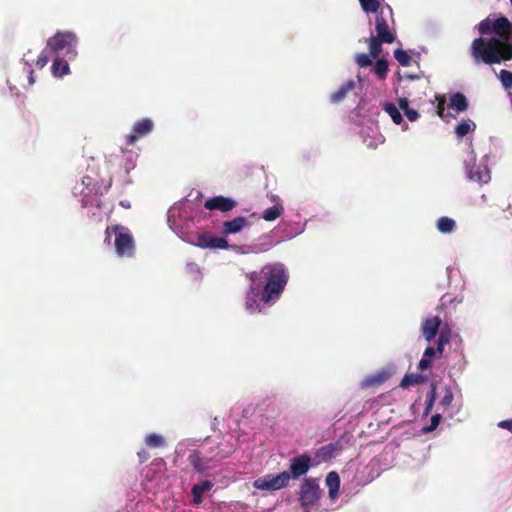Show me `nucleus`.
<instances>
[{
  "mask_svg": "<svg viewBox=\"0 0 512 512\" xmlns=\"http://www.w3.org/2000/svg\"><path fill=\"white\" fill-rule=\"evenodd\" d=\"M436 100L438 101V105H437V114L441 117V118H444V104H445V97L444 96H436Z\"/></svg>",
  "mask_w": 512,
  "mask_h": 512,
  "instance_id": "a19ab883",
  "label": "nucleus"
},
{
  "mask_svg": "<svg viewBox=\"0 0 512 512\" xmlns=\"http://www.w3.org/2000/svg\"><path fill=\"white\" fill-rule=\"evenodd\" d=\"M77 37L73 32H57L47 41V49H49L55 57H66L73 60L77 56L76 46Z\"/></svg>",
  "mask_w": 512,
  "mask_h": 512,
  "instance_id": "20e7f679",
  "label": "nucleus"
},
{
  "mask_svg": "<svg viewBox=\"0 0 512 512\" xmlns=\"http://www.w3.org/2000/svg\"><path fill=\"white\" fill-rule=\"evenodd\" d=\"M290 473L283 471L279 474H267L257 478L253 482V487L259 490L276 491L288 486Z\"/></svg>",
  "mask_w": 512,
  "mask_h": 512,
  "instance_id": "0eeeda50",
  "label": "nucleus"
},
{
  "mask_svg": "<svg viewBox=\"0 0 512 512\" xmlns=\"http://www.w3.org/2000/svg\"><path fill=\"white\" fill-rule=\"evenodd\" d=\"M233 451V449L228 451L221 450L214 457L209 458L207 456H203L201 451L195 450L188 456V462L197 472L204 473L210 468V462H219L222 459L228 458L233 453Z\"/></svg>",
  "mask_w": 512,
  "mask_h": 512,
  "instance_id": "6e6552de",
  "label": "nucleus"
},
{
  "mask_svg": "<svg viewBox=\"0 0 512 512\" xmlns=\"http://www.w3.org/2000/svg\"><path fill=\"white\" fill-rule=\"evenodd\" d=\"M388 374L385 371L377 372L376 374L369 375L361 381V388L367 389L370 387H377L384 384L388 380Z\"/></svg>",
  "mask_w": 512,
  "mask_h": 512,
  "instance_id": "a211bd4d",
  "label": "nucleus"
},
{
  "mask_svg": "<svg viewBox=\"0 0 512 512\" xmlns=\"http://www.w3.org/2000/svg\"><path fill=\"white\" fill-rule=\"evenodd\" d=\"M154 129V123L150 118H141L137 120L132 127L131 133L126 136V142L129 145L134 144L141 137L149 134Z\"/></svg>",
  "mask_w": 512,
  "mask_h": 512,
  "instance_id": "9d476101",
  "label": "nucleus"
},
{
  "mask_svg": "<svg viewBox=\"0 0 512 512\" xmlns=\"http://www.w3.org/2000/svg\"><path fill=\"white\" fill-rule=\"evenodd\" d=\"M82 184L89 187L92 184V178L91 177H84L82 180Z\"/></svg>",
  "mask_w": 512,
  "mask_h": 512,
  "instance_id": "09e8293b",
  "label": "nucleus"
},
{
  "mask_svg": "<svg viewBox=\"0 0 512 512\" xmlns=\"http://www.w3.org/2000/svg\"><path fill=\"white\" fill-rule=\"evenodd\" d=\"M441 420L440 414H434L430 419V424L422 427L421 431L423 433H429L437 428Z\"/></svg>",
  "mask_w": 512,
  "mask_h": 512,
  "instance_id": "72a5a7b5",
  "label": "nucleus"
},
{
  "mask_svg": "<svg viewBox=\"0 0 512 512\" xmlns=\"http://www.w3.org/2000/svg\"><path fill=\"white\" fill-rule=\"evenodd\" d=\"M33 74H34V72H33V70H31L30 74H29V77H28V81H29L30 85H32L35 82Z\"/></svg>",
  "mask_w": 512,
  "mask_h": 512,
  "instance_id": "8fccbe9b",
  "label": "nucleus"
},
{
  "mask_svg": "<svg viewBox=\"0 0 512 512\" xmlns=\"http://www.w3.org/2000/svg\"><path fill=\"white\" fill-rule=\"evenodd\" d=\"M326 486L328 487V494L331 499H335L339 492L340 477L337 472L332 471L326 477Z\"/></svg>",
  "mask_w": 512,
  "mask_h": 512,
  "instance_id": "412c9836",
  "label": "nucleus"
},
{
  "mask_svg": "<svg viewBox=\"0 0 512 512\" xmlns=\"http://www.w3.org/2000/svg\"><path fill=\"white\" fill-rule=\"evenodd\" d=\"M137 455L140 463H144L150 458V454L145 449L140 450Z\"/></svg>",
  "mask_w": 512,
  "mask_h": 512,
  "instance_id": "a18cd8bd",
  "label": "nucleus"
},
{
  "mask_svg": "<svg viewBox=\"0 0 512 512\" xmlns=\"http://www.w3.org/2000/svg\"><path fill=\"white\" fill-rule=\"evenodd\" d=\"M394 57L403 67H408L411 65L412 57L407 53V51L403 49H396L394 51Z\"/></svg>",
  "mask_w": 512,
  "mask_h": 512,
  "instance_id": "7c9ffc66",
  "label": "nucleus"
},
{
  "mask_svg": "<svg viewBox=\"0 0 512 512\" xmlns=\"http://www.w3.org/2000/svg\"><path fill=\"white\" fill-rule=\"evenodd\" d=\"M476 129V123L472 119L461 120L454 128L457 139H463L468 134L473 133Z\"/></svg>",
  "mask_w": 512,
  "mask_h": 512,
  "instance_id": "6ab92c4d",
  "label": "nucleus"
},
{
  "mask_svg": "<svg viewBox=\"0 0 512 512\" xmlns=\"http://www.w3.org/2000/svg\"><path fill=\"white\" fill-rule=\"evenodd\" d=\"M399 108L405 112L409 108V101L407 98H400L398 100Z\"/></svg>",
  "mask_w": 512,
  "mask_h": 512,
  "instance_id": "49530a36",
  "label": "nucleus"
},
{
  "mask_svg": "<svg viewBox=\"0 0 512 512\" xmlns=\"http://www.w3.org/2000/svg\"><path fill=\"white\" fill-rule=\"evenodd\" d=\"M511 33H512V24H511Z\"/></svg>",
  "mask_w": 512,
  "mask_h": 512,
  "instance_id": "5fc2aeb1",
  "label": "nucleus"
},
{
  "mask_svg": "<svg viewBox=\"0 0 512 512\" xmlns=\"http://www.w3.org/2000/svg\"><path fill=\"white\" fill-rule=\"evenodd\" d=\"M426 381V376L422 374L407 373L400 382V387L407 389L412 385H419Z\"/></svg>",
  "mask_w": 512,
  "mask_h": 512,
  "instance_id": "393cba45",
  "label": "nucleus"
},
{
  "mask_svg": "<svg viewBox=\"0 0 512 512\" xmlns=\"http://www.w3.org/2000/svg\"><path fill=\"white\" fill-rule=\"evenodd\" d=\"M283 206L281 204H275L264 210L262 218L265 221H274L283 213Z\"/></svg>",
  "mask_w": 512,
  "mask_h": 512,
  "instance_id": "a878e982",
  "label": "nucleus"
},
{
  "mask_svg": "<svg viewBox=\"0 0 512 512\" xmlns=\"http://www.w3.org/2000/svg\"><path fill=\"white\" fill-rule=\"evenodd\" d=\"M354 87L355 83L353 80H349L344 83L335 93L330 96L331 103L337 104L343 101L346 98L348 92L352 91Z\"/></svg>",
  "mask_w": 512,
  "mask_h": 512,
  "instance_id": "5701e85b",
  "label": "nucleus"
},
{
  "mask_svg": "<svg viewBox=\"0 0 512 512\" xmlns=\"http://www.w3.org/2000/svg\"><path fill=\"white\" fill-rule=\"evenodd\" d=\"M468 107V100L462 93L450 95V110H455L457 113H460L466 111Z\"/></svg>",
  "mask_w": 512,
  "mask_h": 512,
  "instance_id": "4be33fe9",
  "label": "nucleus"
},
{
  "mask_svg": "<svg viewBox=\"0 0 512 512\" xmlns=\"http://www.w3.org/2000/svg\"><path fill=\"white\" fill-rule=\"evenodd\" d=\"M497 426L501 429L508 430L512 433V418L508 420L500 421Z\"/></svg>",
  "mask_w": 512,
  "mask_h": 512,
  "instance_id": "37998d69",
  "label": "nucleus"
},
{
  "mask_svg": "<svg viewBox=\"0 0 512 512\" xmlns=\"http://www.w3.org/2000/svg\"><path fill=\"white\" fill-rule=\"evenodd\" d=\"M435 395H436V388L434 385H431V388H430L429 392L427 393V399H426L427 407H426V411H425L426 414L429 413V411L431 410V408L433 406V403L435 401Z\"/></svg>",
  "mask_w": 512,
  "mask_h": 512,
  "instance_id": "e433bc0d",
  "label": "nucleus"
},
{
  "mask_svg": "<svg viewBox=\"0 0 512 512\" xmlns=\"http://www.w3.org/2000/svg\"><path fill=\"white\" fill-rule=\"evenodd\" d=\"M440 324L441 320L439 319L438 316L428 318L422 323V334L427 341H431L436 336Z\"/></svg>",
  "mask_w": 512,
  "mask_h": 512,
  "instance_id": "dca6fc26",
  "label": "nucleus"
},
{
  "mask_svg": "<svg viewBox=\"0 0 512 512\" xmlns=\"http://www.w3.org/2000/svg\"><path fill=\"white\" fill-rule=\"evenodd\" d=\"M111 183H112V182H111V180H109V183H108V185H107V187H106V190H108V189L110 188Z\"/></svg>",
  "mask_w": 512,
  "mask_h": 512,
  "instance_id": "864d4df0",
  "label": "nucleus"
},
{
  "mask_svg": "<svg viewBox=\"0 0 512 512\" xmlns=\"http://www.w3.org/2000/svg\"><path fill=\"white\" fill-rule=\"evenodd\" d=\"M372 58L369 54L362 53L356 56V62L360 67H368L373 63Z\"/></svg>",
  "mask_w": 512,
  "mask_h": 512,
  "instance_id": "c9c22d12",
  "label": "nucleus"
},
{
  "mask_svg": "<svg viewBox=\"0 0 512 512\" xmlns=\"http://www.w3.org/2000/svg\"><path fill=\"white\" fill-rule=\"evenodd\" d=\"M383 110L391 117L395 124L399 125L402 123V115L399 109L393 103H385L383 105Z\"/></svg>",
  "mask_w": 512,
  "mask_h": 512,
  "instance_id": "cd10ccee",
  "label": "nucleus"
},
{
  "mask_svg": "<svg viewBox=\"0 0 512 512\" xmlns=\"http://www.w3.org/2000/svg\"><path fill=\"white\" fill-rule=\"evenodd\" d=\"M437 228L442 233L448 232V216H443L438 219Z\"/></svg>",
  "mask_w": 512,
  "mask_h": 512,
  "instance_id": "58836bf2",
  "label": "nucleus"
},
{
  "mask_svg": "<svg viewBox=\"0 0 512 512\" xmlns=\"http://www.w3.org/2000/svg\"><path fill=\"white\" fill-rule=\"evenodd\" d=\"M499 77H500L502 85L506 89H512V72H510L508 70H501Z\"/></svg>",
  "mask_w": 512,
  "mask_h": 512,
  "instance_id": "f704fd0d",
  "label": "nucleus"
},
{
  "mask_svg": "<svg viewBox=\"0 0 512 512\" xmlns=\"http://www.w3.org/2000/svg\"><path fill=\"white\" fill-rule=\"evenodd\" d=\"M320 488L314 479H305L300 487V503L302 507L314 505L320 498Z\"/></svg>",
  "mask_w": 512,
  "mask_h": 512,
  "instance_id": "1a4fd4ad",
  "label": "nucleus"
},
{
  "mask_svg": "<svg viewBox=\"0 0 512 512\" xmlns=\"http://www.w3.org/2000/svg\"><path fill=\"white\" fill-rule=\"evenodd\" d=\"M388 62L381 58L378 59L374 65V73L379 80H384L387 77Z\"/></svg>",
  "mask_w": 512,
  "mask_h": 512,
  "instance_id": "c85d7f7f",
  "label": "nucleus"
},
{
  "mask_svg": "<svg viewBox=\"0 0 512 512\" xmlns=\"http://www.w3.org/2000/svg\"><path fill=\"white\" fill-rule=\"evenodd\" d=\"M250 282L246 293L245 306L249 311L262 312L265 305L276 303L289 280V273L282 263H268L259 271L247 273Z\"/></svg>",
  "mask_w": 512,
  "mask_h": 512,
  "instance_id": "f03ea898",
  "label": "nucleus"
},
{
  "mask_svg": "<svg viewBox=\"0 0 512 512\" xmlns=\"http://www.w3.org/2000/svg\"><path fill=\"white\" fill-rule=\"evenodd\" d=\"M487 156L483 157L480 162H475L473 153L465 160L466 174L469 180L479 184H486L490 181V170L486 164Z\"/></svg>",
  "mask_w": 512,
  "mask_h": 512,
  "instance_id": "423d86ee",
  "label": "nucleus"
},
{
  "mask_svg": "<svg viewBox=\"0 0 512 512\" xmlns=\"http://www.w3.org/2000/svg\"><path fill=\"white\" fill-rule=\"evenodd\" d=\"M481 37L473 40L471 54L474 62L488 65L512 59L511 23L506 17L486 18L478 25Z\"/></svg>",
  "mask_w": 512,
  "mask_h": 512,
  "instance_id": "f257e3e1",
  "label": "nucleus"
},
{
  "mask_svg": "<svg viewBox=\"0 0 512 512\" xmlns=\"http://www.w3.org/2000/svg\"><path fill=\"white\" fill-rule=\"evenodd\" d=\"M311 466V459L307 455L297 456L291 459V474L293 478H299L306 474Z\"/></svg>",
  "mask_w": 512,
  "mask_h": 512,
  "instance_id": "4468645a",
  "label": "nucleus"
},
{
  "mask_svg": "<svg viewBox=\"0 0 512 512\" xmlns=\"http://www.w3.org/2000/svg\"><path fill=\"white\" fill-rule=\"evenodd\" d=\"M115 235L114 247L118 257L131 258L135 254V242L129 229L122 225H113L105 230V242L110 243L111 234Z\"/></svg>",
  "mask_w": 512,
  "mask_h": 512,
  "instance_id": "7ed1b4c3",
  "label": "nucleus"
},
{
  "mask_svg": "<svg viewBox=\"0 0 512 512\" xmlns=\"http://www.w3.org/2000/svg\"><path fill=\"white\" fill-rule=\"evenodd\" d=\"M449 224H450V232H451L455 226L454 220L450 219Z\"/></svg>",
  "mask_w": 512,
  "mask_h": 512,
  "instance_id": "3c124183",
  "label": "nucleus"
},
{
  "mask_svg": "<svg viewBox=\"0 0 512 512\" xmlns=\"http://www.w3.org/2000/svg\"><path fill=\"white\" fill-rule=\"evenodd\" d=\"M445 328H446V325L444 326L443 330L441 331V334H440V337H439V340H438V350L440 352L443 351L444 344L448 343V334L445 331Z\"/></svg>",
  "mask_w": 512,
  "mask_h": 512,
  "instance_id": "ea45409f",
  "label": "nucleus"
},
{
  "mask_svg": "<svg viewBox=\"0 0 512 512\" xmlns=\"http://www.w3.org/2000/svg\"><path fill=\"white\" fill-rule=\"evenodd\" d=\"M237 206V202L229 197L214 196L205 201L204 207L208 210H218L221 212H228Z\"/></svg>",
  "mask_w": 512,
  "mask_h": 512,
  "instance_id": "ddd939ff",
  "label": "nucleus"
},
{
  "mask_svg": "<svg viewBox=\"0 0 512 512\" xmlns=\"http://www.w3.org/2000/svg\"><path fill=\"white\" fill-rule=\"evenodd\" d=\"M434 355H435V349L433 347H427L424 352V357L429 359L430 357H432Z\"/></svg>",
  "mask_w": 512,
  "mask_h": 512,
  "instance_id": "de8ad7c7",
  "label": "nucleus"
},
{
  "mask_svg": "<svg viewBox=\"0 0 512 512\" xmlns=\"http://www.w3.org/2000/svg\"><path fill=\"white\" fill-rule=\"evenodd\" d=\"M247 225V218L243 216H238L230 221H225L222 224V233L224 235L235 234L240 232Z\"/></svg>",
  "mask_w": 512,
  "mask_h": 512,
  "instance_id": "f3484780",
  "label": "nucleus"
},
{
  "mask_svg": "<svg viewBox=\"0 0 512 512\" xmlns=\"http://www.w3.org/2000/svg\"><path fill=\"white\" fill-rule=\"evenodd\" d=\"M212 486V482L208 480H204L198 484L193 485L191 493L193 496L194 504L199 505L202 502L203 493L209 491L212 488Z\"/></svg>",
  "mask_w": 512,
  "mask_h": 512,
  "instance_id": "aec40b11",
  "label": "nucleus"
},
{
  "mask_svg": "<svg viewBox=\"0 0 512 512\" xmlns=\"http://www.w3.org/2000/svg\"><path fill=\"white\" fill-rule=\"evenodd\" d=\"M362 9L367 13H377L380 7L378 0H359Z\"/></svg>",
  "mask_w": 512,
  "mask_h": 512,
  "instance_id": "2f4dec72",
  "label": "nucleus"
},
{
  "mask_svg": "<svg viewBox=\"0 0 512 512\" xmlns=\"http://www.w3.org/2000/svg\"><path fill=\"white\" fill-rule=\"evenodd\" d=\"M144 442L150 448H162L165 446L164 437L157 433H151L146 435Z\"/></svg>",
  "mask_w": 512,
  "mask_h": 512,
  "instance_id": "bb28decb",
  "label": "nucleus"
},
{
  "mask_svg": "<svg viewBox=\"0 0 512 512\" xmlns=\"http://www.w3.org/2000/svg\"><path fill=\"white\" fill-rule=\"evenodd\" d=\"M405 116L408 118V120L410 121H416L418 118H419V113L414 110V109H411V108H408L405 112H404Z\"/></svg>",
  "mask_w": 512,
  "mask_h": 512,
  "instance_id": "79ce46f5",
  "label": "nucleus"
},
{
  "mask_svg": "<svg viewBox=\"0 0 512 512\" xmlns=\"http://www.w3.org/2000/svg\"><path fill=\"white\" fill-rule=\"evenodd\" d=\"M367 41L369 46V55L372 56L373 58H377L382 51L381 45L384 42L380 41L374 36H371L369 39H367Z\"/></svg>",
  "mask_w": 512,
  "mask_h": 512,
  "instance_id": "c756f323",
  "label": "nucleus"
},
{
  "mask_svg": "<svg viewBox=\"0 0 512 512\" xmlns=\"http://www.w3.org/2000/svg\"><path fill=\"white\" fill-rule=\"evenodd\" d=\"M450 371L460 373L466 366V358L464 354V345L462 337L458 330L450 327Z\"/></svg>",
  "mask_w": 512,
  "mask_h": 512,
  "instance_id": "39448f33",
  "label": "nucleus"
},
{
  "mask_svg": "<svg viewBox=\"0 0 512 512\" xmlns=\"http://www.w3.org/2000/svg\"><path fill=\"white\" fill-rule=\"evenodd\" d=\"M448 400V395H445L442 399V402L445 403Z\"/></svg>",
  "mask_w": 512,
  "mask_h": 512,
  "instance_id": "603ef678",
  "label": "nucleus"
},
{
  "mask_svg": "<svg viewBox=\"0 0 512 512\" xmlns=\"http://www.w3.org/2000/svg\"><path fill=\"white\" fill-rule=\"evenodd\" d=\"M375 30L377 35L374 37L384 43L391 44L396 39L395 33L389 28V25L383 15V11H380L376 17Z\"/></svg>",
  "mask_w": 512,
  "mask_h": 512,
  "instance_id": "9b49d317",
  "label": "nucleus"
},
{
  "mask_svg": "<svg viewBox=\"0 0 512 512\" xmlns=\"http://www.w3.org/2000/svg\"><path fill=\"white\" fill-rule=\"evenodd\" d=\"M196 246L205 249H228L229 245L225 238L215 237L210 233H201L197 236Z\"/></svg>",
  "mask_w": 512,
  "mask_h": 512,
  "instance_id": "f8f14e48",
  "label": "nucleus"
},
{
  "mask_svg": "<svg viewBox=\"0 0 512 512\" xmlns=\"http://www.w3.org/2000/svg\"><path fill=\"white\" fill-rule=\"evenodd\" d=\"M430 366H431V361H430V359L425 358V357H423V358L419 361V364H418V368H419L420 370H422V371H423V370L428 369Z\"/></svg>",
  "mask_w": 512,
  "mask_h": 512,
  "instance_id": "c03bdc74",
  "label": "nucleus"
},
{
  "mask_svg": "<svg viewBox=\"0 0 512 512\" xmlns=\"http://www.w3.org/2000/svg\"><path fill=\"white\" fill-rule=\"evenodd\" d=\"M51 69L55 77H63L70 71L68 61L61 57H56L54 59Z\"/></svg>",
  "mask_w": 512,
  "mask_h": 512,
  "instance_id": "b1692460",
  "label": "nucleus"
},
{
  "mask_svg": "<svg viewBox=\"0 0 512 512\" xmlns=\"http://www.w3.org/2000/svg\"><path fill=\"white\" fill-rule=\"evenodd\" d=\"M454 400V395L450 390V418H453L455 415H458L460 409L462 407V401L460 398L455 400V403L452 405V401Z\"/></svg>",
  "mask_w": 512,
  "mask_h": 512,
  "instance_id": "473e14b6",
  "label": "nucleus"
},
{
  "mask_svg": "<svg viewBox=\"0 0 512 512\" xmlns=\"http://www.w3.org/2000/svg\"><path fill=\"white\" fill-rule=\"evenodd\" d=\"M48 49L46 48L37 58L36 60V65L38 68H43L48 62H49V57L46 53Z\"/></svg>",
  "mask_w": 512,
  "mask_h": 512,
  "instance_id": "4c0bfd02",
  "label": "nucleus"
},
{
  "mask_svg": "<svg viewBox=\"0 0 512 512\" xmlns=\"http://www.w3.org/2000/svg\"><path fill=\"white\" fill-rule=\"evenodd\" d=\"M342 450L341 444L337 442H331L327 445L322 446L316 452V458L320 462H328L331 459L337 457Z\"/></svg>",
  "mask_w": 512,
  "mask_h": 512,
  "instance_id": "2eb2a0df",
  "label": "nucleus"
}]
</instances>
